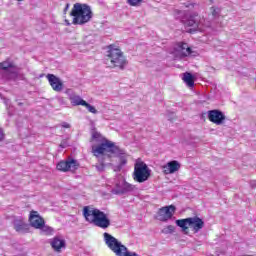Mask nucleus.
I'll list each match as a JSON object with an SVG mask.
<instances>
[{
	"label": "nucleus",
	"instance_id": "f257e3e1",
	"mask_svg": "<svg viewBox=\"0 0 256 256\" xmlns=\"http://www.w3.org/2000/svg\"><path fill=\"white\" fill-rule=\"evenodd\" d=\"M115 153H121V148L106 138L102 139L99 144L93 145L92 154L99 161V164L95 165L97 171H105V157L111 159Z\"/></svg>",
	"mask_w": 256,
	"mask_h": 256
},
{
	"label": "nucleus",
	"instance_id": "f03ea898",
	"mask_svg": "<svg viewBox=\"0 0 256 256\" xmlns=\"http://www.w3.org/2000/svg\"><path fill=\"white\" fill-rule=\"evenodd\" d=\"M107 49L104 60L105 65H107L109 69H120V71H123V69L129 65V61L127 60V56H125V53L121 51V48L114 44L107 46Z\"/></svg>",
	"mask_w": 256,
	"mask_h": 256
},
{
	"label": "nucleus",
	"instance_id": "7ed1b4c3",
	"mask_svg": "<svg viewBox=\"0 0 256 256\" xmlns=\"http://www.w3.org/2000/svg\"><path fill=\"white\" fill-rule=\"evenodd\" d=\"M82 213L85 221L95 225V227H99L100 229H109L111 227L109 216L105 212L93 208V206H84Z\"/></svg>",
	"mask_w": 256,
	"mask_h": 256
},
{
	"label": "nucleus",
	"instance_id": "20e7f679",
	"mask_svg": "<svg viewBox=\"0 0 256 256\" xmlns=\"http://www.w3.org/2000/svg\"><path fill=\"white\" fill-rule=\"evenodd\" d=\"M70 16L73 17V25H85L93 19V11L87 4L76 3L73 5Z\"/></svg>",
	"mask_w": 256,
	"mask_h": 256
},
{
	"label": "nucleus",
	"instance_id": "39448f33",
	"mask_svg": "<svg viewBox=\"0 0 256 256\" xmlns=\"http://www.w3.org/2000/svg\"><path fill=\"white\" fill-rule=\"evenodd\" d=\"M103 236L107 247H109L116 256H139V254L129 251V249H127V246L123 245L119 240H117V238L113 237L111 234L105 232Z\"/></svg>",
	"mask_w": 256,
	"mask_h": 256
},
{
	"label": "nucleus",
	"instance_id": "423d86ee",
	"mask_svg": "<svg viewBox=\"0 0 256 256\" xmlns=\"http://www.w3.org/2000/svg\"><path fill=\"white\" fill-rule=\"evenodd\" d=\"M177 227H181L184 235H189V229L197 233L205 227V222L198 216L176 220Z\"/></svg>",
	"mask_w": 256,
	"mask_h": 256
},
{
	"label": "nucleus",
	"instance_id": "0eeeda50",
	"mask_svg": "<svg viewBox=\"0 0 256 256\" xmlns=\"http://www.w3.org/2000/svg\"><path fill=\"white\" fill-rule=\"evenodd\" d=\"M151 177V169L143 161H138L134 164L133 179L136 183H145Z\"/></svg>",
	"mask_w": 256,
	"mask_h": 256
},
{
	"label": "nucleus",
	"instance_id": "6e6552de",
	"mask_svg": "<svg viewBox=\"0 0 256 256\" xmlns=\"http://www.w3.org/2000/svg\"><path fill=\"white\" fill-rule=\"evenodd\" d=\"M182 23L185 27H197L201 29V27H205V17L193 13L187 19H183Z\"/></svg>",
	"mask_w": 256,
	"mask_h": 256
},
{
	"label": "nucleus",
	"instance_id": "1a4fd4ad",
	"mask_svg": "<svg viewBox=\"0 0 256 256\" xmlns=\"http://www.w3.org/2000/svg\"><path fill=\"white\" fill-rule=\"evenodd\" d=\"M175 211H177V207L175 205L164 206L158 210V217L160 221L166 222L169 219H173L175 215Z\"/></svg>",
	"mask_w": 256,
	"mask_h": 256
},
{
	"label": "nucleus",
	"instance_id": "9d476101",
	"mask_svg": "<svg viewBox=\"0 0 256 256\" xmlns=\"http://www.w3.org/2000/svg\"><path fill=\"white\" fill-rule=\"evenodd\" d=\"M207 115L210 123H214V125H223V121H225V114L221 110H209Z\"/></svg>",
	"mask_w": 256,
	"mask_h": 256
},
{
	"label": "nucleus",
	"instance_id": "9b49d317",
	"mask_svg": "<svg viewBox=\"0 0 256 256\" xmlns=\"http://www.w3.org/2000/svg\"><path fill=\"white\" fill-rule=\"evenodd\" d=\"M79 164H77V160H68V161H60L56 165V169L58 171H62V173H67V171H77Z\"/></svg>",
	"mask_w": 256,
	"mask_h": 256
},
{
	"label": "nucleus",
	"instance_id": "f8f14e48",
	"mask_svg": "<svg viewBox=\"0 0 256 256\" xmlns=\"http://www.w3.org/2000/svg\"><path fill=\"white\" fill-rule=\"evenodd\" d=\"M29 221L31 227H34V229H41L45 225V219L37 211L30 212Z\"/></svg>",
	"mask_w": 256,
	"mask_h": 256
},
{
	"label": "nucleus",
	"instance_id": "ddd939ff",
	"mask_svg": "<svg viewBox=\"0 0 256 256\" xmlns=\"http://www.w3.org/2000/svg\"><path fill=\"white\" fill-rule=\"evenodd\" d=\"M46 79H48L49 85L52 87L53 91L56 93H61L63 91V81L54 74H47Z\"/></svg>",
	"mask_w": 256,
	"mask_h": 256
},
{
	"label": "nucleus",
	"instance_id": "4468645a",
	"mask_svg": "<svg viewBox=\"0 0 256 256\" xmlns=\"http://www.w3.org/2000/svg\"><path fill=\"white\" fill-rule=\"evenodd\" d=\"M181 169V163L177 160H172L168 162L166 165L162 166V172L164 175H173V173H177Z\"/></svg>",
	"mask_w": 256,
	"mask_h": 256
},
{
	"label": "nucleus",
	"instance_id": "2eb2a0df",
	"mask_svg": "<svg viewBox=\"0 0 256 256\" xmlns=\"http://www.w3.org/2000/svg\"><path fill=\"white\" fill-rule=\"evenodd\" d=\"M13 225L16 233H29V229H31L29 223L23 218H16Z\"/></svg>",
	"mask_w": 256,
	"mask_h": 256
},
{
	"label": "nucleus",
	"instance_id": "dca6fc26",
	"mask_svg": "<svg viewBox=\"0 0 256 256\" xmlns=\"http://www.w3.org/2000/svg\"><path fill=\"white\" fill-rule=\"evenodd\" d=\"M131 191H135V185H132L128 182H124L122 188H119V184H116V189L112 192L115 195H124V193H129Z\"/></svg>",
	"mask_w": 256,
	"mask_h": 256
},
{
	"label": "nucleus",
	"instance_id": "f3484780",
	"mask_svg": "<svg viewBox=\"0 0 256 256\" xmlns=\"http://www.w3.org/2000/svg\"><path fill=\"white\" fill-rule=\"evenodd\" d=\"M178 54L180 57H189L193 53V50L187 43L179 42L178 44Z\"/></svg>",
	"mask_w": 256,
	"mask_h": 256
},
{
	"label": "nucleus",
	"instance_id": "a211bd4d",
	"mask_svg": "<svg viewBox=\"0 0 256 256\" xmlns=\"http://www.w3.org/2000/svg\"><path fill=\"white\" fill-rule=\"evenodd\" d=\"M50 245L52 249H54V251H56L57 253H61V249L65 248V240L59 237H54Z\"/></svg>",
	"mask_w": 256,
	"mask_h": 256
},
{
	"label": "nucleus",
	"instance_id": "6ab92c4d",
	"mask_svg": "<svg viewBox=\"0 0 256 256\" xmlns=\"http://www.w3.org/2000/svg\"><path fill=\"white\" fill-rule=\"evenodd\" d=\"M182 79L188 87H195V77L191 73L185 72Z\"/></svg>",
	"mask_w": 256,
	"mask_h": 256
},
{
	"label": "nucleus",
	"instance_id": "aec40b11",
	"mask_svg": "<svg viewBox=\"0 0 256 256\" xmlns=\"http://www.w3.org/2000/svg\"><path fill=\"white\" fill-rule=\"evenodd\" d=\"M120 153H114V155H119L118 156V169L121 170L125 165H127V156H125V153H123V150L120 149Z\"/></svg>",
	"mask_w": 256,
	"mask_h": 256
},
{
	"label": "nucleus",
	"instance_id": "412c9836",
	"mask_svg": "<svg viewBox=\"0 0 256 256\" xmlns=\"http://www.w3.org/2000/svg\"><path fill=\"white\" fill-rule=\"evenodd\" d=\"M71 104L74 105V107H77L81 105L82 107L85 105L87 101L83 100L80 96H72L70 98Z\"/></svg>",
	"mask_w": 256,
	"mask_h": 256
},
{
	"label": "nucleus",
	"instance_id": "4be33fe9",
	"mask_svg": "<svg viewBox=\"0 0 256 256\" xmlns=\"http://www.w3.org/2000/svg\"><path fill=\"white\" fill-rule=\"evenodd\" d=\"M14 67H15V64L8 60L0 63V69L2 71H7V69H14Z\"/></svg>",
	"mask_w": 256,
	"mask_h": 256
},
{
	"label": "nucleus",
	"instance_id": "5701e85b",
	"mask_svg": "<svg viewBox=\"0 0 256 256\" xmlns=\"http://www.w3.org/2000/svg\"><path fill=\"white\" fill-rule=\"evenodd\" d=\"M145 0H127L128 5L130 7H140L141 3H143Z\"/></svg>",
	"mask_w": 256,
	"mask_h": 256
},
{
	"label": "nucleus",
	"instance_id": "b1692460",
	"mask_svg": "<svg viewBox=\"0 0 256 256\" xmlns=\"http://www.w3.org/2000/svg\"><path fill=\"white\" fill-rule=\"evenodd\" d=\"M162 233H165L166 235H169L171 233H175V226L173 225H168L166 226L163 230Z\"/></svg>",
	"mask_w": 256,
	"mask_h": 256
},
{
	"label": "nucleus",
	"instance_id": "393cba45",
	"mask_svg": "<svg viewBox=\"0 0 256 256\" xmlns=\"http://www.w3.org/2000/svg\"><path fill=\"white\" fill-rule=\"evenodd\" d=\"M83 107H86V109L89 111V113H93L94 115H97V109L94 106H91V104L85 102Z\"/></svg>",
	"mask_w": 256,
	"mask_h": 256
},
{
	"label": "nucleus",
	"instance_id": "a878e982",
	"mask_svg": "<svg viewBox=\"0 0 256 256\" xmlns=\"http://www.w3.org/2000/svg\"><path fill=\"white\" fill-rule=\"evenodd\" d=\"M40 229L45 233V235H51L53 233V228L51 226H45V224Z\"/></svg>",
	"mask_w": 256,
	"mask_h": 256
},
{
	"label": "nucleus",
	"instance_id": "bb28decb",
	"mask_svg": "<svg viewBox=\"0 0 256 256\" xmlns=\"http://www.w3.org/2000/svg\"><path fill=\"white\" fill-rule=\"evenodd\" d=\"M183 5H184L185 9H194L195 8V3L186 2Z\"/></svg>",
	"mask_w": 256,
	"mask_h": 256
},
{
	"label": "nucleus",
	"instance_id": "cd10ccee",
	"mask_svg": "<svg viewBox=\"0 0 256 256\" xmlns=\"http://www.w3.org/2000/svg\"><path fill=\"white\" fill-rule=\"evenodd\" d=\"M211 13L213 17H217L219 15V8L211 7Z\"/></svg>",
	"mask_w": 256,
	"mask_h": 256
},
{
	"label": "nucleus",
	"instance_id": "c85d7f7f",
	"mask_svg": "<svg viewBox=\"0 0 256 256\" xmlns=\"http://www.w3.org/2000/svg\"><path fill=\"white\" fill-rule=\"evenodd\" d=\"M5 141V131L0 127V143Z\"/></svg>",
	"mask_w": 256,
	"mask_h": 256
},
{
	"label": "nucleus",
	"instance_id": "c756f323",
	"mask_svg": "<svg viewBox=\"0 0 256 256\" xmlns=\"http://www.w3.org/2000/svg\"><path fill=\"white\" fill-rule=\"evenodd\" d=\"M62 127H63L64 129H70V128H71V125H70L69 123H67V122H64V123H62Z\"/></svg>",
	"mask_w": 256,
	"mask_h": 256
},
{
	"label": "nucleus",
	"instance_id": "7c9ffc66",
	"mask_svg": "<svg viewBox=\"0 0 256 256\" xmlns=\"http://www.w3.org/2000/svg\"><path fill=\"white\" fill-rule=\"evenodd\" d=\"M67 11H69V3H67L64 8V15H67Z\"/></svg>",
	"mask_w": 256,
	"mask_h": 256
},
{
	"label": "nucleus",
	"instance_id": "2f4dec72",
	"mask_svg": "<svg viewBox=\"0 0 256 256\" xmlns=\"http://www.w3.org/2000/svg\"><path fill=\"white\" fill-rule=\"evenodd\" d=\"M93 139H97L99 137V133L95 132L93 135H92Z\"/></svg>",
	"mask_w": 256,
	"mask_h": 256
},
{
	"label": "nucleus",
	"instance_id": "473e14b6",
	"mask_svg": "<svg viewBox=\"0 0 256 256\" xmlns=\"http://www.w3.org/2000/svg\"><path fill=\"white\" fill-rule=\"evenodd\" d=\"M176 13H181V11H179V10H176Z\"/></svg>",
	"mask_w": 256,
	"mask_h": 256
}]
</instances>
